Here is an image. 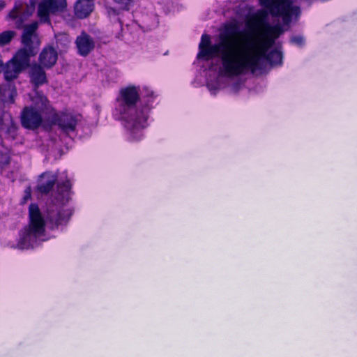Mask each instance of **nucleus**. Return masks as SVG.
Returning a JSON list of instances; mask_svg holds the SVG:
<instances>
[{
  "instance_id": "f257e3e1",
  "label": "nucleus",
  "mask_w": 357,
  "mask_h": 357,
  "mask_svg": "<svg viewBox=\"0 0 357 357\" xmlns=\"http://www.w3.org/2000/svg\"><path fill=\"white\" fill-rule=\"evenodd\" d=\"M259 1L264 9L251 16L247 31H240L236 23L229 22L218 29L215 43L211 44L209 35L202 36L197 59L208 62L216 56L220 62L218 75L207 79L211 94L225 88L230 92H238L244 85L241 77L261 69L265 59L271 65L281 64L282 55L279 47L269 50L284 31V26L299 15V7L294 0Z\"/></svg>"
},
{
  "instance_id": "f03ea898",
  "label": "nucleus",
  "mask_w": 357,
  "mask_h": 357,
  "mask_svg": "<svg viewBox=\"0 0 357 357\" xmlns=\"http://www.w3.org/2000/svg\"><path fill=\"white\" fill-rule=\"evenodd\" d=\"M59 177L57 189L52 204L48 206L46 216L40 211L36 204L29 206V222L22 229L19 234L17 247L19 249H29L37 245L38 241H45L50 238L45 233L46 219L52 223V228H59L67 224L72 210L66 204L70 198V181L67 172H63L59 176L52 172L43 173L38 181V190L40 192H49Z\"/></svg>"
},
{
  "instance_id": "7ed1b4c3",
  "label": "nucleus",
  "mask_w": 357,
  "mask_h": 357,
  "mask_svg": "<svg viewBox=\"0 0 357 357\" xmlns=\"http://www.w3.org/2000/svg\"><path fill=\"white\" fill-rule=\"evenodd\" d=\"M155 98V92L145 85L129 84L119 89L112 116L121 121L128 141L135 142L143 138Z\"/></svg>"
},
{
  "instance_id": "20e7f679",
  "label": "nucleus",
  "mask_w": 357,
  "mask_h": 357,
  "mask_svg": "<svg viewBox=\"0 0 357 357\" xmlns=\"http://www.w3.org/2000/svg\"><path fill=\"white\" fill-rule=\"evenodd\" d=\"M38 22H34L24 29L22 43L24 48L20 50L6 64L3 70L7 81L14 79L29 63V57L34 55L40 45V40L36 33Z\"/></svg>"
},
{
  "instance_id": "39448f33",
  "label": "nucleus",
  "mask_w": 357,
  "mask_h": 357,
  "mask_svg": "<svg viewBox=\"0 0 357 357\" xmlns=\"http://www.w3.org/2000/svg\"><path fill=\"white\" fill-rule=\"evenodd\" d=\"M33 105L25 107L21 114L22 126L26 128L35 129L39 127L43 121V116L50 114L52 111L47 98L35 92L31 97Z\"/></svg>"
},
{
  "instance_id": "423d86ee",
  "label": "nucleus",
  "mask_w": 357,
  "mask_h": 357,
  "mask_svg": "<svg viewBox=\"0 0 357 357\" xmlns=\"http://www.w3.org/2000/svg\"><path fill=\"white\" fill-rule=\"evenodd\" d=\"M66 6V0H43L38 5V16L40 21L49 22L50 14L62 11Z\"/></svg>"
},
{
  "instance_id": "0eeeda50",
  "label": "nucleus",
  "mask_w": 357,
  "mask_h": 357,
  "mask_svg": "<svg viewBox=\"0 0 357 357\" xmlns=\"http://www.w3.org/2000/svg\"><path fill=\"white\" fill-rule=\"evenodd\" d=\"M79 116L69 112L56 114L54 116V123L66 134L69 135L75 130Z\"/></svg>"
},
{
  "instance_id": "6e6552de",
  "label": "nucleus",
  "mask_w": 357,
  "mask_h": 357,
  "mask_svg": "<svg viewBox=\"0 0 357 357\" xmlns=\"http://www.w3.org/2000/svg\"><path fill=\"white\" fill-rule=\"evenodd\" d=\"M35 0H31L29 4L26 5V10L23 13H20V10L23 7L21 1L15 2L13 9L8 13V18L11 20H17V26H20L23 20L31 15L35 10Z\"/></svg>"
},
{
  "instance_id": "1a4fd4ad",
  "label": "nucleus",
  "mask_w": 357,
  "mask_h": 357,
  "mask_svg": "<svg viewBox=\"0 0 357 357\" xmlns=\"http://www.w3.org/2000/svg\"><path fill=\"white\" fill-rule=\"evenodd\" d=\"M78 52L82 56H86L94 47L93 40L86 33L83 32L76 39Z\"/></svg>"
},
{
  "instance_id": "9d476101",
  "label": "nucleus",
  "mask_w": 357,
  "mask_h": 357,
  "mask_svg": "<svg viewBox=\"0 0 357 357\" xmlns=\"http://www.w3.org/2000/svg\"><path fill=\"white\" fill-rule=\"evenodd\" d=\"M93 8V0H77L75 5V14L79 18H85L92 12Z\"/></svg>"
},
{
  "instance_id": "9b49d317",
  "label": "nucleus",
  "mask_w": 357,
  "mask_h": 357,
  "mask_svg": "<svg viewBox=\"0 0 357 357\" xmlns=\"http://www.w3.org/2000/svg\"><path fill=\"white\" fill-rule=\"evenodd\" d=\"M29 75L31 82L34 84L35 86H40L47 82V77L45 71L40 66L37 64H33L31 66Z\"/></svg>"
},
{
  "instance_id": "f8f14e48",
  "label": "nucleus",
  "mask_w": 357,
  "mask_h": 357,
  "mask_svg": "<svg viewBox=\"0 0 357 357\" xmlns=\"http://www.w3.org/2000/svg\"><path fill=\"white\" fill-rule=\"evenodd\" d=\"M57 60V53L52 47L45 48L40 55V62L45 68H51Z\"/></svg>"
},
{
  "instance_id": "ddd939ff",
  "label": "nucleus",
  "mask_w": 357,
  "mask_h": 357,
  "mask_svg": "<svg viewBox=\"0 0 357 357\" xmlns=\"http://www.w3.org/2000/svg\"><path fill=\"white\" fill-rule=\"evenodd\" d=\"M0 130L9 133H14L16 127L10 115L8 113H3L0 116Z\"/></svg>"
},
{
  "instance_id": "4468645a",
  "label": "nucleus",
  "mask_w": 357,
  "mask_h": 357,
  "mask_svg": "<svg viewBox=\"0 0 357 357\" xmlns=\"http://www.w3.org/2000/svg\"><path fill=\"white\" fill-rule=\"evenodd\" d=\"M13 36L14 32L12 31H6L1 33L0 34V45L8 43Z\"/></svg>"
},
{
  "instance_id": "2eb2a0df",
  "label": "nucleus",
  "mask_w": 357,
  "mask_h": 357,
  "mask_svg": "<svg viewBox=\"0 0 357 357\" xmlns=\"http://www.w3.org/2000/svg\"><path fill=\"white\" fill-rule=\"evenodd\" d=\"M119 7L124 10H128L132 0H114Z\"/></svg>"
},
{
  "instance_id": "dca6fc26",
  "label": "nucleus",
  "mask_w": 357,
  "mask_h": 357,
  "mask_svg": "<svg viewBox=\"0 0 357 357\" xmlns=\"http://www.w3.org/2000/svg\"><path fill=\"white\" fill-rule=\"evenodd\" d=\"M291 42L298 46H301L304 43V39L301 36H295L291 38Z\"/></svg>"
},
{
  "instance_id": "f3484780",
  "label": "nucleus",
  "mask_w": 357,
  "mask_h": 357,
  "mask_svg": "<svg viewBox=\"0 0 357 357\" xmlns=\"http://www.w3.org/2000/svg\"><path fill=\"white\" fill-rule=\"evenodd\" d=\"M10 157L8 153H0V165H5L8 164Z\"/></svg>"
},
{
  "instance_id": "a211bd4d",
  "label": "nucleus",
  "mask_w": 357,
  "mask_h": 357,
  "mask_svg": "<svg viewBox=\"0 0 357 357\" xmlns=\"http://www.w3.org/2000/svg\"><path fill=\"white\" fill-rule=\"evenodd\" d=\"M30 197H31V189H30V188H28L25 190V195H24V202H26L28 199H29Z\"/></svg>"
},
{
  "instance_id": "6ab92c4d",
  "label": "nucleus",
  "mask_w": 357,
  "mask_h": 357,
  "mask_svg": "<svg viewBox=\"0 0 357 357\" xmlns=\"http://www.w3.org/2000/svg\"><path fill=\"white\" fill-rule=\"evenodd\" d=\"M6 6V3L3 1H0V10H2Z\"/></svg>"
},
{
  "instance_id": "aec40b11",
  "label": "nucleus",
  "mask_w": 357,
  "mask_h": 357,
  "mask_svg": "<svg viewBox=\"0 0 357 357\" xmlns=\"http://www.w3.org/2000/svg\"><path fill=\"white\" fill-rule=\"evenodd\" d=\"M2 66H3V62L1 61H0V73L1 72Z\"/></svg>"
}]
</instances>
